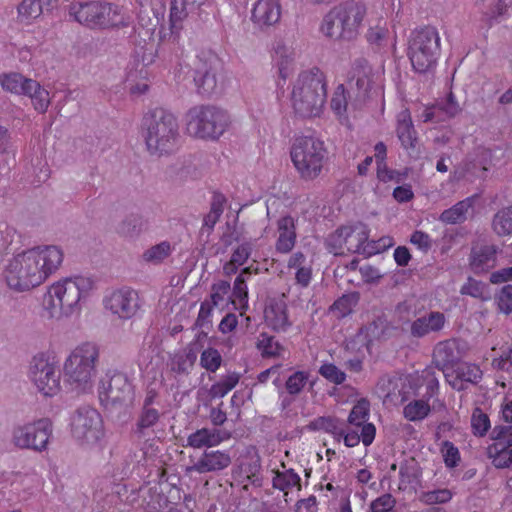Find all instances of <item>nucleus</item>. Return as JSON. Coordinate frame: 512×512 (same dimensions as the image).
<instances>
[{
	"label": "nucleus",
	"mask_w": 512,
	"mask_h": 512,
	"mask_svg": "<svg viewBox=\"0 0 512 512\" xmlns=\"http://www.w3.org/2000/svg\"><path fill=\"white\" fill-rule=\"evenodd\" d=\"M27 84L28 90L24 95L31 98L35 110L40 113L46 112L50 105L49 92L35 80L29 81Z\"/></svg>",
	"instance_id": "obj_40"
},
{
	"label": "nucleus",
	"mask_w": 512,
	"mask_h": 512,
	"mask_svg": "<svg viewBox=\"0 0 512 512\" xmlns=\"http://www.w3.org/2000/svg\"><path fill=\"white\" fill-rule=\"evenodd\" d=\"M396 133L404 149L409 150L415 148L417 136L409 109H403L398 113Z\"/></svg>",
	"instance_id": "obj_31"
},
{
	"label": "nucleus",
	"mask_w": 512,
	"mask_h": 512,
	"mask_svg": "<svg viewBox=\"0 0 512 512\" xmlns=\"http://www.w3.org/2000/svg\"><path fill=\"white\" fill-rule=\"evenodd\" d=\"M492 228L498 236L512 235V205L497 211L492 220Z\"/></svg>",
	"instance_id": "obj_43"
},
{
	"label": "nucleus",
	"mask_w": 512,
	"mask_h": 512,
	"mask_svg": "<svg viewBox=\"0 0 512 512\" xmlns=\"http://www.w3.org/2000/svg\"><path fill=\"white\" fill-rule=\"evenodd\" d=\"M440 55V36L435 27L424 26L411 33L408 57L416 72L432 70Z\"/></svg>",
	"instance_id": "obj_10"
},
{
	"label": "nucleus",
	"mask_w": 512,
	"mask_h": 512,
	"mask_svg": "<svg viewBox=\"0 0 512 512\" xmlns=\"http://www.w3.org/2000/svg\"><path fill=\"white\" fill-rule=\"evenodd\" d=\"M33 79L25 78L20 73H3L0 75V86L3 90L16 94L24 95L28 90L27 82Z\"/></svg>",
	"instance_id": "obj_38"
},
{
	"label": "nucleus",
	"mask_w": 512,
	"mask_h": 512,
	"mask_svg": "<svg viewBox=\"0 0 512 512\" xmlns=\"http://www.w3.org/2000/svg\"><path fill=\"white\" fill-rule=\"evenodd\" d=\"M482 376L480 367L472 363H461L451 373H445L446 380L457 391L467 389L468 384H477Z\"/></svg>",
	"instance_id": "obj_23"
},
{
	"label": "nucleus",
	"mask_w": 512,
	"mask_h": 512,
	"mask_svg": "<svg viewBox=\"0 0 512 512\" xmlns=\"http://www.w3.org/2000/svg\"><path fill=\"white\" fill-rule=\"evenodd\" d=\"M264 319L267 326L276 332H285L291 326L287 306L282 300H271L266 305Z\"/></svg>",
	"instance_id": "obj_24"
},
{
	"label": "nucleus",
	"mask_w": 512,
	"mask_h": 512,
	"mask_svg": "<svg viewBox=\"0 0 512 512\" xmlns=\"http://www.w3.org/2000/svg\"><path fill=\"white\" fill-rule=\"evenodd\" d=\"M68 12L76 22L92 30L127 28L133 22L126 6L107 1L71 3Z\"/></svg>",
	"instance_id": "obj_3"
},
{
	"label": "nucleus",
	"mask_w": 512,
	"mask_h": 512,
	"mask_svg": "<svg viewBox=\"0 0 512 512\" xmlns=\"http://www.w3.org/2000/svg\"><path fill=\"white\" fill-rule=\"evenodd\" d=\"M63 251L55 245L36 246L15 254L3 275L7 286L17 292L42 285L63 262Z\"/></svg>",
	"instance_id": "obj_1"
},
{
	"label": "nucleus",
	"mask_w": 512,
	"mask_h": 512,
	"mask_svg": "<svg viewBox=\"0 0 512 512\" xmlns=\"http://www.w3.org/2000/svg\"><path fill=\"white\" fill-rule=\"evenodd\" d=\"M104 306L120 319H131L140 307L139 297L137 292L130 288H120L104 299Z\"/></svg>",
	"instance_id": "obj_15"
},
{
	"label": "nucleus",
	"mask_w": 512,
	"mask_h": 512,
	"mask_svg": "<svg viewBox=\"0 0 512 512\" xmlns=\"http://www.w3.org/2000/svg\"><path fill=\"white\" fill-rule=\"evenodd\" d=\"M445 323L446 317L442 312L432 311L414 320L410 325V333L413 337L422 338L430 333L439 332Z\"/></svg>",
	"instance_id": "obj_25"
},
{
	"label": "nucleus",
	"mask_w": 512,
	"mask_h": 512,
	"mask_svg": "<svg viewBox=\"0 0 512 512\" xmlns=\"http://www.w3.org/2000/svg\"><path fill=\"white\" fill-rule=\"evenodd\" d=\"M356 302L357 298L354 295H343L334 302L332 308L339 311L341 316H347L352 312Z\"/></svg>",
	"instance_id": "obj_63"
},
{
	"label": "nucleus",
	"mask_w": 512,
	"mask_h": 512,
	"mask_svg": "<svg viewBox=\"0 0 512 512\" xmlns=\"http://www.w3.org/2000/svg\"><path fill=\"white\" fill-rule=\"evenodd\" d=\"M218 60L211 57L208 61L201 62L197 65L194 74V83L199 94L210 95L217 88V70Z\"/></svg>",
	"instance_id": "obj_22"
},
{
	"label": "nucleus",
	"mask_w": 512,
	"mask_h": 512,
	"mask_svg": "<svg viewBox=\"0 0 512 512\" xmlns=\"http://www.w3.org/2000/svg\"><path fill=\"white\" fill-rule=\"evenodd\" d=\"M395 505V497L390 493H384L371 501L369 512H392Z\"/></svg>",
	"instance_id": "obj_60"
},
{
	"label": "nucleus",
	"mask_w": 512,
	"mask_h": 512,
	"mask_svg": "<svg viewBox=\"0 0 512 512\" xmlns=\"http://www.w3.org/2000/svg\"><path fill=\"white\" fill-rule=\"evenodd\" d=\"M143 226L142 218L139 215H130L123 220L117 228V232L125 237H132L138 234Z\"/></svg>",
	"instance_id": "obj_55"
},
{
	"label": "nucleus",
	"mask_w": 512,
	"mask_h": 512,
	"mask_svg": "<svg viewBox=\"0 0 512 512\" xmlns=\"http://www.w3.org/2000/svg\"><path fill=\"white\" fill-rule=\"evenodd\" d=\"M52 4L53 0H22L17 7L18 22L23 25L32 24L45 11H50Z\"/></svg>",
	"instance_id": "obj_27"
},
{
	"label": "nucleus",
	"mask_w": 512,
	"mask_h": 512,
	"mask_svg": "<svg viewBox=\"0 0 512 512\" xmlns=\"http://www.w3.org/2000/svg\"><path fill=\"white\" fill-rule=\"evenodd\" d=\"M461 293L481 300L489 299L487 285L471 277L468 278V281L462 286Z\"/></svg>",
	"instance_id": "obj_52"
},
{
	"label": "nucleus",
	"mask_w": 512,
	"mask_h": 512,
	"mask_svg": "<svg viewBox=\"0 0 512 512\" xmlns=\"http://www.w3.org/2000/svg\"><path fill=\"white\" fill-rule=\"evenodd\" d=\"M376 435V427L373 423H369L363 425L360 430V434L357 431H346L342 435L343 442L345 446L352 448L357 446L360 442L363 443L364 446H370Z\"/></svg>",
	"instance_id": "obj_37"
},
{
	"label": "nucleus",
	"mask_w": 512,
	"mask_h": 512,
	"mask_svg": "<svg viewBox=\"0 0 512 512\" xmlns=\"http://www.w3.org/2000/svg\"><path fill=\"white\" fill-rule=\"evenodd\" d=\"M453 497L451 490L447 488L423 492L420 500L426 505L445 504Z\"/></svg>",
	"instance_id": "obj_54"
},
{
	"label": "nucleus",
	"mask_w": 512,
	"mask_h": 512,
	"mask_svg": "<svg viewBox=\"0 0 512 512\" xmlns=\"http://www.w3.org/2000/svg\"><path fill=\"white\" fill-rule=\"evenodd\" d=\"M383 324V321L379 318L368 325L361 327L357 334L358 338L365 340L366 346L369 347L374 339H377L382 335Z\"/></svg>",
	"instance_id": "obj_53"
},
{
	"label": "nucleus",
	"mask_w": 512,
	"mask_h": 512,
	"mask_svg": "<svg viewBox=\"0 0 512 512\" xmlns=\"http://www.w3.org/2000/svg\"><path fill=\"white\" fill-rule=\"evenodd\" d=\"M28 378L43 396L53 397L61 391L58 364L47 353L40 352L33 356L29 365Z\"/></svg>",
	"instance_id": "obj_12"
},
{
	"label": "nucleus",
	"mask_w": 512,
	"mask_h": 512,
	"mask_svg": "<svg viewBox=\"0 0 512 512\" xmlns=\"http://www.w3.org/2000/svg\"><path fill=\"white\" fill-rule=\"evenodd\" d=\"M273 487L280 491H283L287 495L288 490L296 487L298 490L301 489V478L293 470L287 469L285 471H277L272 481Z\"/></svg>",
	"instance_id": "obj_42"
},
{
	"label": "nucleus",
	"mask_w": 512,
	"mask_h": 512,
	"mask_svg": "<svg viewBox=\"0 0 512 512\" xmlns=\"http://www.w3.org/2000/svg\"><path fill=\"white\" fill-rule=\"evenodd\" d=\"M230 435L218 429L201 428L190 434L187 438L188 446L200 449L203 447L211 448L218 446L223 441L229 439Z\"/></svg>",
	"instance_id": "obj_29"
},
{
	"label": "nucleus",
	"mask_w": 512,
	"mask_h": 512,
	"mask_svg": "<svg viewBox=\"0 0 512 512\" xmlns=\"http://www.w3.org/2000/svg\"><path fill=\"white\" fill-rule=\"evenodd\" d=\"M494 443L489 446L488 454L496 468H509L512 466V434L505 428L497 432L493 430Z\"/></svg>",
	"instance_id": "obj_18"
},
{
	"label": "nucleus",
	"mask_w": 512,
	"mask_h": 512,
	"mask_svg": "<svg viewBox=\"0 0 512 512\" xmlns=\"http://www.w3.org/2000/svg\"><path fill=\"white\" fill-rule=\"evenodd\" d=\"M366 17L362 0H344L323 16L319 31L330 40L352 42L360 36Z\"/></svg>",
	"instance_id": "obj_2"
},
{
	"label": "nucleus",
	"mask_w": 512,
	"mask_h": 512,
	"mask_svg": "<svg viewBox=\"0 0 512 512\" xmlns=\"http://www.w3.org/2000/svg\"><path fill=\"white\" fill-rule=\"evenodd\" d=\"M196 356L193 353H187L176 357L173 362V370L177 373H188L194 365Z\"/></svg>",
	"instance_id": "obj_64"
},
{
	"label": "nucleus",
	"mask_w": 512,
	"mask_h": 512,
	"mask_svg": "<svg viewBox=\"0 0 512 512\" xmlns=\"http://www.w3.org/2000/svg\"><path fill=\"white\" fill-rule=\"evenodd\" d=\"M330 107L339 122L343 125H348L349 118L347 115V93L343 84H339L335 88L330 101Z\"/></svg>",
	"instance_id": "obj_39"
},
{
	"label": "nucleus",
	"mask_w": 512,
	"mask_h": 512,
	"mask_svg": "<svg viewBox=\"0 0 512 512\" xmlns=\"http://www.w3.org/2000/svg\"><path fill=\"white\" fill-rule=\"evenodd\" d=\"M290 158L299 177L305 181H313L322 174L328 159V149L320 138L301 135L293 140Z\"/></svg>",
	"instance_id": "obj_8"
},
{
	"label": "nucleus",
	"mask_w": 512,
	"mask_h": 512,
	"mask_svg": "<svg viewBox=\"0 0 512 512\" xmlns=\"http://www.w3.org/2000/svg\"><path fill=\"white\" fill-rule=\"evenodd\" d=\"M297 222L298 218L289 214L282 215L276 220L275 249L278 253L288 254L295 247L297 242Z\"/></svg>",
	"instance_id": "obj_20"
},
{
	"label": "nucleus",
	"mask_w": 512,
	"mask_h": 512,
	"mask_svg": "<svg viewBox=\"0 0 512 512\" xmlns=\"http://www.w3.org/2000/svg\"><path fill=\"white\" fill-rule=\"evenodd\" d=\"M231 285L230 282L226 280H219L214 283L211 287V302H203L200 307V312H203L205 309L210 311L212 308H218L224 310L231 304Z\"/></svg>",
	"instance_id": "obj_32"
},
{
	"label": "nucleus",
	"mask_w": 512,
	"mask_h": 512,
	"mask_svg": "<svg viewBox=\"0 0 512 512\" xmlns=\"http://www.w3.org/2000/svg\"><path fill=\"white\" fill-rule=\"evenodd\" d=\"M171 245L167 241L152 246L143 253L146 262L158 264L171 254Z\"/></svg>",
	"instance_id": "obj_49"
},
{
	"label": "nucleus",
	"mask_w": 512,
	"mask_h": 512,
	"mask_svg": "<svg viewBox=\"0 0 512 512\" xmlns=\"http://www.w3.org/2000/svg\"><path fill=\"white\" fill-rule=\"evenodd\" d=\"M99 347L94 342H83L77 345L63 363L64 383L72 390L86 392L92 388L97 373Z\"/></svg>",
	"instance_id": "obj_7"
},
{
	"label": "nucleus",
	"mask_w": 512,
	"mask_h": 512,
	"mask_svg": "<svg viewBox=\"0 0 512 512\" xmlns=\"http://www.w3.org/2000/svg\"><path fill=\"white\" fill-rule=\"evenodd\" d=\"M71 434L81 445L101 451L105 443V429L101 414L90 406L78 408L70 422Z\"/></svg>",
	"instance_id": "obj_11"
},
{
	"label": "nucleus",
	"mask_w": 512,
	"mask_h": 512,
	"mask_svg": "<svg viewBox=\"0 0 512 512\" xmlns=\"http://www.w3.org/2000/svg\"><path fill=\"white\" fill-rule=\"evenodd\" d=\"M370 403L362 398L352 407L348 416V423L352 426L362 429L363 425L369 424Z\"/></svg>",
	"instance_id": "obj_44"
},
{
	"label": "nucleus",
	"mask_w": 512,
	"mask_h": 512,
	"mask_svg": "<svg viewBox=\"0 0 512 512\" xmlns=\"http://www.w3.org/2000/svg\"><path fill=\"white\" fill-rule=\"evenodd\" d=\"M471 427L474 435L484 436L490 428L488 415L476 408L471 417Z\"/></svg>",
	"instance_id": "obj_58"
},
{
	"label": "nucleus",
	"mask_w": 512,
	"mask_h": 512,
	"mask_svg": "<svg viewBox=\"0 0 512 512\" xmlns=\"http://www.w3.org/2000/svg\"><path fill=\"white\" fill-rule=\"evenodd\" d=\"M281 15L280 0H256L251 10V21L256 27L265 29L276 25Z\"/></svg>",
	"instance_id": "obj_19"
},
{
	"label": "nucleus",
	"mask_w": 512,
	"mask_h": 512,
	"mask_svg": "<svg viewBox=\"0 0 512 512\" xmlns=\"http://www.w3.org/2000/svg\"><path fill=\"white\" fill-rule=\"evenodd\" d=\"M431 412L428 399H414L403 407V416L411 422L424 420Z\"/></svg>",
	"instance_id": "obj_41"
},
{
	"label": "nucleus",
	"mask_w": 512,
	"mask_h": 512,
	"mask_svg": "<svg viewBox=\"0 0 512 512\" xmlns=\"http://www.w3.org/2000/svg\"><path fill=\"white\" fill-rule=\"evenodd\" d=\"M197 0H171L169 9L170 30L175 39L183 28V21L196 8Z\"/></svg>",
	"instance_id": "obj_30"
},
{
	"label": "nucleus",
	"mask_w": 512,
	"mask_h": 512,
	"mask_svg": "<svg viewBox=\"0 0 512 512\" xmlns=\"http://www.w3.org/2000/svg\"><path fill=\"white\" fill-rule=\"evenodd\" d=\"M319 374L335 385H341L346 380V374L333 363L322 364L319 368Z\"/></svg>",
	"instance_id": "obj_57"
},
{
	"label": "nucleus",
	"mask_w": 512,
	"mask_h": 512,
	"mask_svg": "<svg viewBox=\"0 0 512 512\" xmlns=\"http://www.w3.org/2000/svg\"><path fill=\"white\" fill-rule=\"evenodd\" d=\"M477 195L467 197L452 207L444 210L439 217V220L445 224H457L466 220L468 211L474 206Z\"/></svg>",
	"instance_id": "obj_34"
},
{
	"label": "nucleus",
	"mask_w": 512,
	"mask_h": 512,
	"mask_svg": "<svg viewBox=\"0 0 512 512\" xmlns=\"http://www.w3.org/2000/svg\"><path fill=\"white\" fill-rule=\"evenodd\" d=\"M327 98V81L324 72L312 67L299 73L293 83L291 104L296 115L302 118L319 117Z\"/></svg>",
	"instance_id": "obj_4"
},
{
	"label": "nucleus",
	"mask_w": 512,
	"mask_h": 512,
	"mask_svg": "<svg viewBox=\"0 0 512 512\" xmlns=\"http://www.w3.org/2000/svg\"><path fill=\"white\" fill-rule=\"evenodd\" d=\"M240 375L236 372L229 373L220 381L214 383L210 388V394L213 398H222L226 396L239 383Z\"/></svg>",
	"instance_id": "obj_47"
},
{
	"label": "nucleus",
	"mask_w": 512,
	"mask_h": 512,
	"mask_svg": "<svg viewBox=\"0 0 512 512\" xmlns=\"http://www.w3.org/2000/svg\"><path fill=\"white\" fill-rule=\"evenodd\" d=\"M389 38L390 31L388 23L383 18H379L374 24H371L365 34V39L369 46L377 50L385 47Z\"/></svg>",
	"instance_id": "obj_36"
},
{
	"label": "nucleus",
	"mask_w": 512,
	"mask_h": 512,
	"mask_svg": "<svg viewBox=\"0 0 512 512\" xmlns=\"http://www.w3.org/2000/svg\"><path fill=\"white\" fill-rule=\"evenodd\" d=\"M271 61L276 68L279 78L285 82L294 72L296 67V51L292 44L282 39H277L271 47Z\"/></svg>",
	"instance_id": "obj_16"
},
{
	"label": "nucleus",
	"mask_w": 512,
	"mask_h": 512,
	"mask_svg": "<svg viewBox=\"0 0 512 512\" xmlns=\"http://www.w3.org/2000/svg\"><path fill=\"white\" fill-rule=\"evenodd\" d=\"M497 307L500 312L509 315L512 313V285L508 284L501 288L496 296Z\"/></svg>",
	"instance_id": "obj_61"
},
{
	"label": "nucleus",
	"mask_w": 512,
	"mask_h": 512,
	"mask_svg": "<svg viewBox=\"0 0 512 512\" xmlns=\"http://www.w3.org/2000/svg\"><path fill=\"white\" fill-rule=\"evenodd\" d=\"M459 359L458 344L449 339L439 342L433 350V363L444 372Z\"/></svg>",
	"instance_id": "obj_26"
},
{
	"label": "nucleus",
	"mask_w": 512,
	"mask_h": 512,
	"mask_svg": "<svg viewBox=\"0 0 512 512\" xmlns=\"http://www.w3.org/2000/svg\"><path fill=\"white\" fill-rule=\"evenodd\" d=\"M410 243L426 253L432 247V238L426 232L416 230L410 236Z\"/></svg>",
	"instance_id": "obj_62"
},
{
	"label": "nucleus",
	"mask_w": 512,
	"mask_h": 512,
	"mask_svg": "<svg viewBox=\"0 0 512 512\" xmlns=\"http://www.w3.org/2000/svg\"><path fill=\"white\" fill-rule=\"evenodd\" d=\"M346 231V226H342L327 238L329 252L334 255H343L346 253Z\"/></svg>",
	"instance_id": "obj_51"
},
{
	"label": "nucleus",
	"mask_w": 512,
	"mask_h": 512,
	"mask_svg": "<svg viewBox=\"0 0 512 512\" xmlns=\"http://www.w3.org/2000/svg\"><path fill=\"white\" fill-rule=\"evenodd\" d=\"M142 134L151 154L168 155L179 147L180 134L177 119L162 107L151 109L143 116Z\"/></svg>",
	"instance_id": "obj_5"
},
{
	"label": "nucleus",
	"mask_w": 512,
	"mask_h": 512,
	"mask_svg": "<svg viewBox=\"0 0 512 512\" xmlns=\"http://www.w3.org/2000/svg\"><path fill=\"white\" fill-rule=\"evenodd\" d=\"M309 372L305 370L294 371L285 382V389L291 396H297L304 391L308 381Z\"/></svg>",
	"instance_id": "obj_46"
},
{
	"label": "nucleus",
	"mask_w": 512,
	"mask_h": 512,
	"mask_svg": "<svg viewBox=\"0 0 512 512\" xmlns=\"http://www.w3.org/2000/svg\"><path fill=\"white\" fill-rule=\"evenodd\" d=\"M108 380H102L99 387V398L110 404L131 402L134 398V387L125 373L115 371L107 374Z\"/></svg>",
	"instance_id": "obj_14"
},
{
	"label": "nucleus",
	"mask_w": 512,
	"mask_h": 512,
	"mask_svg": "<svg viewBox=\"0 0 512 512\" xmlns=\"http://www.w3.org/2000/svg\"><path fill=\"white\" fill-rule=\"evenodd\" d=\"M232 463V457L227 450H205L189 467L187 472L199 474L217 473L227 469Z\"/></svg>",
	"instance_id": "obj_17"
},
{
	"label": "nucleus",
	"mask_w": 512,
	"mask_h": 512,
	"mask_svg": "<svg viewBox=\"0 0 512 512\" xmlns=\"http://www.w3.org/2000/svg\"><path fill=\"white\" fill-rule=\"evenodd\" d=\"M495 250L491 246H484L478 250H473L471 256V266L476 271H483L493 266L495 261Z\"/></svg>",
	"instance_id": "obj_45"
},
{
	"label": "nucleus",
	"mask_w": 512,
	"mask_h": 512,
	"mask_svg": "<svg viewBox=\"0 0 512 512\" xmlns=\"http://www.w3.org/2000/svg\"><path fill=\"white\" fill-rule=\"evenodd\" d=\"M222 362V355L213 347L204 349L200 355L201 367L210 373H215L221 367Z\"/></svg>",
	"instance_id": "obj_48"
},
{
	"label": "nucleus",
	"mask_w": 512,
	"mask_h": 512,
	"mask_svg": "<svg viewBox=\"0 0 512 512\" xmlns=\"http://www.w3.org/2000/svg\"><path fill=\"white\" fill-rule=\"evenodd\" d=\"M257 348L261 351L264 357H276L280 356L283 347L275 340L273 336L266 333H262L257 342Z\"/></svg>",
	"instance_id": "obj_50"
},
{
	"label": "nucleus",
	"mask_w": 512,
	"mask_h": 512,
	"mask_svg": "<svg viewBox=\"0 0 512 512\" xmlns=\"http://www.w3.org/2000/svg\"><path fill=\"white\" fill-rule=\"evenodd\" d=\"M93 289L94 281L90 277L75 276L61 279L49 286L44 296V307L50 317L68 316Z\"/></svg>",
	"instance_id": "obj_6"
},
{
	"label": "nucleus",
	"mask_w": 512,
	"mask_h": 512,
	"mask_svg": "<svg viewBox=\"0 0 512 512\" xmlns=\"http://www.w3.org/2000/svg\"><path fill=\"white\" fill-rule=\"evenodd\" d=\"M159 418L160 414L157 409L143 406L137 421V430L143 432V430L153 427L158 422Z\"/></svg>",
	"instance_id": "obj_59"
},
{
	"label": "nucleus",
	"mask_w": 512,
	"mask_h": 512,
	"mask_svg": "<svg viewBox=\"0 0 512 512\" xmlns=\"http://www.w3.org/2000/svg\"><path fill=\"white\" fill-rule=\"evenodd\" d=\"M52 432L51 420L40 418L15 426L12 431V441L18 448L42 452L47 449Z\"/></svg>",
	"instance_id": "obj_13"
},
{
	"label": "nucleus",
	"mask_w": 512,
	"mask_h": 512,
	"mask_svg": "<svg viewBox=\"0 0 512 512\" xmlns=\"http://www.w3.org/2000/svg\"><path fill=\"white\" fill-rule=\"evenodd\" d=\"M257 269L253 271L251 267H245L240 274L236 277L232 291H230L231 304L236 310H239L241 315L248 308V287L247 280L249 277L256 273Z\"/></svg>",
	"instance_id": "obj_28"
},
{
	"label": "nucleus",
	"mask_w": 512,
	"mask_h": 512,
	"mask_svg": "<svg viewBox=\"0 0 512 512\" xmlns=\"http://www.w3.org/2000/svg\"><path fill=\"white\" fill-rule=\"evenodd\" d=\"M440 450L447 468H455L459 465L461 460L460 452L452 442L448 440L443 441Z\"/></svg>",
	"instance_id": "obj_56"
},
{
	"label": "nucleus",
	"mask_w": 512,
	"mask_h": 512,
	"mask_svg": "<svg viewBox=\"0 0 512 512\" xmlns=\"http://www.w3.org/2000/svg\"><path fill=\"white\" fill-rule=\"evenodd\" d=\"M372 69L365 59H358L354 63V67L350 76V82L355 81V86L359 96H366L371 88Z\"/></svg>",
	"instance_id": "obj_35"
},
{
	"label": "nucleus",
	"mask_w": 512,
	"mask_h": 512,
	"mask_svg": "<svg viewBox=\"0 0 512 512\" xmlns=\"http://www.w3.org/2000/svg\"><path fill=\"white\" fill-rule=\"evenodd\" d=\"M229 123L228 113L211 105H197L186 113V131L198 139L217 140L227 130Z\"/></svg>",
	"instance_id": "obj_9"
},
{
	"label": "nucleus",
	"mask_w": 512,
	"mask_h": 512,
	"mask_svg": "<svg viewBox=\"0 0 512 512\" xmlns=\"http://www.w3.org/2000/svg\"><path fill=\"white\" fill-rule=\"evenodd\" d=\"M346 253H357L365 256L375 254L374 242H369V230L363 223L346 226Z\"/></svg>",
	"instance_id": "obj_21"
},
{
	"label": "nucleus",
	"mask_w": 512,
	"mask_h": 512,
	"mask_svg": "<svg viewBox=\"0 0 512 512\" xmlns=\"http://www.w3.org/2000/svg\"><path fill=\"white\" fill-rule=\"evenodd\" d=\"M490 157L491 153L489 150L478 148L474 156H467L461 171H454V177L456 179H461L465 177L466 174L476 175L477 171H487Z\"/></svg>",
	"instance_id": "obj_33"
}]
</instances>
